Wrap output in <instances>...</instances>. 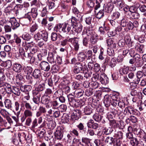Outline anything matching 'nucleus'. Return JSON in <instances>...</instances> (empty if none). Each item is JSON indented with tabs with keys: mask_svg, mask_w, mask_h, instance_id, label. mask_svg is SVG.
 I'll return each mask as SVG.
<instances>
[{
	"mask_svg": "<svg viewBox=\"0 0 146 146\" xmlns=\"http://www.w3.org/2000/svg\"><path fill=\"white\" fill-rule=\"evenodd\" d=\"M114 140V138L112 137H108L106 139L105 141L106 143L112 145H113Z\"/></svg>",
	"mask_w": 146,
	"mask_h": 146,
	"instance_id": "obj_43",
	"label": "nucleus"
},
{
	"mask_svg": "<svg viewBox=\"0 0 146 146\" xmlns=\"http://www.w3.org/2000/svg\"><path fill=\"white\" fill-rule=\"evenodd\" d=\"M52 94V90L50 88H47L45 91L44 95L45 96L50 97Z\"/></svg>",
	"mask_w": 146,
	"mask_h": 146,
	"instance_id": "obj_51",
	"label": "nucleus"
},
{
	"mask_svg": "<svg viewBox=\"0 0 146 146\" xmlns=\"http://www.w3.org/2000/svg\"><path fill=\"white\" fill-rule=\"evenodd\" d=\"M97 35L96 34L92 35L90 39V43L92 44H95L98 41Z\"/></svg>",
	"mask_w": 146,
	"mask_h": 146,
	"instance_id": "obj_27",
	"label": "nucleus"
},
{
	"mask_svg": "<svg viewBox=\"0 0 146 146\" xmlns=\"http://www.w3.org/2000/svg\"><path fill=\"white\" fill-rule=\"evenodd\" d=\"M61 119L63 123H67L69 121V117L67 114L65 113L62 117Z\"/></svg>",
	"mask_w": 146,
	"mask_h": 146,
	"instance_id": "obj_34",
	"label": "nucleus"
},
{
	"mask_svg": "<svg viewBox=\"0 0 146 146\" xmlns=\"http://www.w3.org/2000/svg\"><path fill=\"white\" fill-rule=\"evenodd\" d=\"M22 45L27 51L30 47L31 44L30 43H27L25 42H23Z\"/></svg>",
	"mask_w": 146,
	"mask_h": 146,
	"instance_id": "obj_55",
	"label": "nucleus"
},
{
	"mask_svg": "<svg viewBox=\"0 0 146 146\" xmlns=\"http://www.w3.org/2000/svg\"><path fill=\"white\" fill-rule=\"evenodd\" d=\"M14 94L17 96H19L21 94V91L18 87L13 86L12 92Z\"/></svg>",
	"mask_w": 146,
	"mask_h": 146,
	"instance_id": "obj_33",
	"label": "nucleus"
},
{
	"mask_svg": "<svg viewBox=\"0 0 146 146\" xmlns=\"http://www.w3.org/2000/svg\"><path fill=\"white\" fill-rule=\"evenodd\" d=\"M93 118L95 121L99 122L102 120V116L98 113H96L93 115Z\"/></svg>",
	"mask_w": 146,
	"mask_h": 146,
	"instance_id": "obj_41",
	"label": "nucleus"
},
{
	"mask_svg": "<svg viewBox=\"0 0 146 146\" xmlns=\"http://www.w3.org/2000/svg\"><path fill=\"white\" fill-rule=\"evenodd\" d=\"M23 39L27 41L29 40L31 38L30 35L28 33H25L23 34L22 36Z\"/></svg>",
	"mask_w": 146,
	"mask_h": 146,
	"instance_id": "obj_46",
	"label": "nucleus"
},
{
	"mask_svg": "<svg viewBox=\"0 0 146 146\" xmlns=\"http://www.w3.org/2000/svg\"><path fill=\"white\" fill-rule=\"evenodd\" d=\"M30 62L31 63L36 65H38L39 62L37 58L35 56H32L31 57L30 60Z\"/></svg>",
	"mask_w": 146,
	"mask_h": 146,
	"instance_id": "obj_39",
	"label": "nucleus"
},
{
	"mask_svg": "<svg viewBox=\"0 0 146 146\" xmlns=\"http://www.w3.org/2000/svg\"><path fill=\"white\" fill-rule=\"evenodd\" d=\"M33 75L35 78L32 82V83L35 85L39 83L40 81V78L41 76L40 70L38 69H35L33 72Z\"/></svg>",
	"mask_w": 146,
	"mask_h": 146,
	"instance_id": "obj_3",
	"label": "nucleus"
},
{
	"mask_svg": "<svg viewBox=\"0 0 146 146\" xmlns=\"http://www.w3.org/2000/svg\"><path fill=\"white\" fill-rule=\"evenodd\" d=\"M32 17L35 19L38 15L37 9H33L31 10V12L30 13Z\"/></svg>",
	"mask_w": 146,
	"mask_h": 146,
	"instance_id": "obj_48",
	"label": "nucleus"
},
{
	"mask_svg": "<svg viewBox=\"0 0 146 146\" xmlns=\"http://www.w3.org/2000/svg\"><path fill=\"white\" fill-rule=\"evenodd\" d=\"M78 106H76V107H80V108H81L86 104V101L83 100H78Z\"/></svg>",
	"mask_w": 146,
	"mask_h": 146,
	"instance_id": "obj_52",
	"label": "nucleus"
},
{
	"mask_svg": "<svg viewBox=\"0 0 146 146\" xmlns=\"http://www.w3.org/2000/svg\"><path fill=\"white\" fill-rule=\"evenodd\" d=\"M82 142L84 144L85 146H92L91 145L90 140L86 137H83L82 139Z\"/></svg>",
	"mask_w": 146,
	"mask_h": 146,
	"instance_id": "obj_26",
	"label": "nucleus"
},
{
	"mask_svg": "<svg viewBox=\"0 0 146 146\" xmlns=\"http://www.w3.org/2000/svg\"><path fill=\"white\" fill-rule=\"evenodd\" d=\"M81 114V111L79 110H74L72 111L71 119L74 121L78 119Z\"/></svg>",
	"mask_w": 146,
	"mask_h": 146,
	"instance_id": "obj_7",
	"label": "nucleus"
},
{
	"mask_svg": "<svg viewBox=\"0 0 146 146\" xmlns=\"http://www.w3.org/2000/svg\"><path fill=\"white\" fill-rule=\"evenodd\" d=\"M13 70L17 73L20 72L23 69L22 66L19 64L14 63L13 64Z\"/></svg>",
	"mask_w": 146,
	"mask_h": 146,
	"instance_id": "obj_19",
	"label": "nucleus"
},
{
	"mask_svg": "<svg viewBox=\"0 0 146 146\" xmlns=\"http://www.w3.org/2000/svg\"><path fill=\"white\" fill-rule=\"evenodd\" d=\"M38 26L36 23L32 25L30 28L29 29L31 34L33 35L34 32L37 29Z\"/></svg>",
	"mask_w": 146,
	"mask_h": 146,
	"instance_id": "obj_37",
	"label": "nucleus"
},
{
	"mask_svg": "<svg viewBox=\"0 0 146 146\" xmlns=\"http://www.w3.org/2000/svg\"><path fill=\"white\" fill-rule=\"evenodd\" d=\"M1 65L6 68L7 69L10 68L12 65V62L11 60H8L1 63Z\"/></svg>",
	"mask_w": 146,
	"mask_h": 146,
	"instance_id": "obj_23",
	"label": "nucleus"
},
{
	"mask_svg": "<svg viewBox=\"0 0 146 146\" xmlns=\"http://www.w3.org/2000/svg\"><path fill=\"white\" fill-rule=\"evenodd\" d=\"M127 111L132 115H137L138 111L136 110L131 106H129L126 108L124 111V113L126 114Z\"/></svg>",
	"mask_w": 146,
	"mask_h": 146,
	"instance_id": "obj_10",
	"label": "nucleus"
},
{
	"mask_svg": "<svg viewBox=\"0 0 146 146\" xmlns=\"http://www.w3.org/2000/svg\"><path fill=\"white\" fill-rule=\"evenodd\" d=\"M105 63H107L111 68L114 67L117 64L116 59L114 57L111 59L109 57H107L105 59Z\"/></svg>",
	"mask_w": 146,
	"mask_h": 146,
	"instance_id": "obj_5",
	"label": "nucleus"
},
{
	"mask_svg": "<svg viewBox=\"0 0 146 146\" xmlns=\"http://www.w3.org/2000/svg\"><path fill=\"white\" fill-rule=\"evenodd\" d=\"M24 114L27 118L31 117L33 116V113L30 110L25 109L24 111Z\"/></svg>",
	"mask_w": 146,
	"mask_h": 146,
	"instance_id": "obj_35",
	"label": "nucleus"
},
{
	"mask_svg": "<svg viewBox=\"0 0 146 146\" xmlns=\"http://www.w3.org/2000/svg\"><path fill=\"white\" fill-rule=\"evenodd\" d=\"M5 107L11 110L12 108V102L9 99H6L4 102Z\"/></svg>",
	"mask_w": 146,
	"mask_h": 146,
	"instance_id": "obj_28",
	"label": "nucleus"
},
{
	"mask_svg": "<svg viewBox=\"0 0 146 146\" xmlns=\"http://www.w3.org/2000/svg\"><path fill=\"white\" fill-rule=\"evenodd\" d=\"M19 53L22 57H24L25 54L27 53V51H25L22 48H20L19 49Z\"/></svg>",
	"mask_w": 146,
	"mask_h": 146,
	"instance_id": "obj_57",
	"label": "nucleus"
},
{
	"mask_svg": "<svg viewBox=\"0 0 146 146\" xmlns=\"http://www.w3.org/2000/svg\"><path fill=\"white\" fill-rule=\"evenodd\" d=\"M110 98L108 95H106L104 96V103L105 106L106 107H109L110 105L111 101Z\"/></svg>",
	"mask_w": 146,
	"mask_h": 146,
	"instance_id": "obj_21",
	"label": "nucleus"
},
{
	"mask_svg": "<svg viewBox=\"0 0 146 146\" xmlns=\"http://www.w3.org/2000/svg\"><path fill=\"white\" fill-rule=\"evenodd\" d=\"M110 98L112 100L119 102L120 100L118 93L114 94L110 96Z\"/></svg>",
	"mask_w": 146,
	"mask_h": 146,
	"instance_id": "obj_31",
	"label": "nucleus"
},
{
	"mask_svg": "<svg viewBox=\"0 0 146 146\" xmlns=\"http://www.w3.org/2000/svg\"><path fill=\"white\" fill-rule=\"evenodd\" d=\"M78 64V66H76L74 70V72L75 73H78L80 72H83V70H84L85 68L84 67L83 68L82 66V64L80 63L77 64Z\"/></svg>",
	"mask_w": 146,
	"mask_h": 146,
	"instance_id": "obj_22",
	"label": "nucleus"
},
{
	"mask_svg": "<svg viewBox=\"0 0 146 146\" xmlns=\"http://www.w3.org/2000/svg\"><path fill=\"white\" fill-rule=\"evenodd\" d=\"M67 106L64 104H61L60 105L59 107V110H60L62 112L65 111L67 109Z\"/></svg>",
	"mask_w": 146,
	"mask_h": 146,
	"instance_id": "obj_59",
	"label": "nucleus"
},
{
	"mask_svg": "<svg viewBox=\"0 0 146 146\" xmlns=\"http://www.w3.org/2000/svg\"><path fill=\"white\" fill-rule=\"evenodd\" d=\"M10 22L11 23L12 29H14L20 26V24L14 18H11Z\"/></svg>",
	"mask_w": 146,
	"mask_h": 146,
	"instance_id": "obj_16",
	"label": "nucleus"
},
{
	"mask_svg": "<svg viewBox=\"0 0 146 146\" xmlns=\"http://www.w3.org/2000/svg\"><path fill=\"white\" fill-rule=\"evenodd\" d=\"M84 111L86 115H89L92 112V109L89 107L86 106L84 108Z\"/></svg>",
	"mask_w": 146,
	"mask_h": 146,
	"instance_id": "obj_38",
	"label": "nucleus"
},
{
	"mask_svg": "<svg viewBox=\"0 0 146 146\" xmlns=\"http://www.w3.org/2000/svg\"><path fill=\"white\" fill-rule=\"evenodd\" d=\"M135 49L139 52L142 53L144 52V45L139 43H136L135 44Z\"/></svg>",
	"mask_w": 146,
	"mask_h": 146,
	"instance_id": "obj_17",
	"label": "nucleus"
},
{
	"mask_svg": "<svg viewBox=\"0 0 146 146\" xmlns=\"http://www.w3.org/2000/svg\"><path fill=\"white\" fill-rule=\"evenodd\" d=\"M113 49L110 47L107 49V54L109 56H114L115 53Z\"/></svg>",
	"mask_w": 146,
	"mask_h": 146,
	"instance_id": "obj_49",
	"label": "nucleus"
},
{
	"mask_svg": "<svg viewBox=\"0 0 146 146\" xmlns=\"http://www.w3.org/2000/svg\"><path fill=\"white\" fill-rule=\"evenodd\" d=\"M110 125L112 127L115 128L117 127H118V122L114 120H110Z\"/></svg>",
	"mask_w": 146,
	"mask_h": 146,
	"instance_id": "obj_61",
	"label": "nucleus"
},
{
	"mask_svg": "<svg viewBox=\"0 0 146 146\" xmlns=\"http://www.w3.org/2000/svg\"><path fill=\"white\" fill-rule=\"evenodd\" d=\"M41 38L45 41H47L48 40V33L47 32H45L41 34Z\"/></svg>",
	"mask_w": 146,
	"mask_h": 146,
	"instance_id": "obj_63",
	"label": "nucleus"
},
{
	"mask_svg": "<svg viewBox=\"0 0 146 146\" xmlns=\"http://www.w3.org/2000/svg\"><path fill=\"white\" fill-rule=\"evenodd\" d=\"M0 113L4 117H6L9 113L5 109H1L0 111Z\"/></svg>",
	"mask_w": 146,
	"mask_h": 146,
	"instance_id": "obj_50",
	"label": "nucleus"
},
{
	"mask_svg": "<svg viewBox=\"0 0 146 146\" xmlns=\"http://www.w3.org/2000/svg\"><path fill=\"white\" fill-rule=\"evenodd\" d=\"M78 42V40H76V39H75L73 42V44L74 48V50L76 51H77L79 48V44Z\"/></svg>",
	"mask_w": 146,
	"mask_h": 146,
	"instance_id": "obj_44",
	"label": "nucleus"
},
{
	"mask_svg": "<svg viewBox=\"0 0 146 146\" xmlns=\"http://www.w3.org/2000/svg\"><path fill=\"white\" fill-rule=\"evenodd\" d=\"M19 101H16L15 102L14 108L17 111H20L19 109L20 107Z\"/></svg>",
	"mask_w": 146,
	"mask_h": 146,
	"instance_id": "obj_60",
	"label": "nucleus"
},
{
	"mask_svg": "<svg viewBox=\"0 0 146 146\" xmlns=\"http://www.w3.org/2000/svg\"><path fill=\"white\" fill-rule=\"evenodd\" d=\"M49 9H55V5L54 2H48L47 4Z\"/></svg>",
	"mask_w": 146,
	"mask_h": 146,
	"instance_id": "obj_54",
	"label": "nucleus"
},
{
	"mask_svg": "<svg viewBox=\"0 0 146 146\" xmlns=\"http://www.w3.org/2000/svg\"><path fill=\"white\" fill-rule=\"evenodd\" d=\"M92 0H88L86 2L87 6L90 8H92L94 5V3Z\"/></svg>",
	"mask_w": 146,
	"mask_h": 146,
	"instance_id": "obj_58",
	"label": "nucleus"
},
{
	"mask_svg": "<svg viewBox=\"0 0 146 146\" xmlns=\"http://www.w3.org/2000/svg\"><path fill=\"white\" fill-rule=\"evenodd\" d=\"M54 135L55 139L59 140H61L63 136L62 131L59 129H57Z\"/></svg>",
	"mask_w": 146,
	"mask_h": 146,
	"instance_id": "obj_20",
	"label": "nucleus"
},
{
	"mask_svg": "<svg viewBox=\"0 0 146 146\" xmlns=\"http://www.w3.org/2000/svg\"><path fill=\"white\" fill-rule=\"evenodd\" d=\"M7 93L5 89L4 86L0 87V94L3 95V96L4 95Z\"/></svg>",
	"mask_w": 146,
	"mask_h": 146,
	"instance_id": "obj_64",
	"label": "nucleus"
},
{
	"mask_svg": "<svg viewBox=\"0 0 146 146\" xmlns=\"http://www.w3.org/2000/svg\"><path fill=\"white\" fill-rule=\"evenodd\" d=\"M92 52L91 50H89L88 51L86 55V58L87 60H90L92 57Z\"/></svg>",
	"mask_w": 146,
	"mask_h": 146,
	"instance_id": "obj_53",
	"label": "nucleus"
},
{
	"mask_svg": "<svg viewBox=\"0 0 146 146\" xmlns=\"http://www.w3.org/2000/svg\"><path fill=\"white\" fill-rule=\"evenodd\" d=\"M103 131L104 133L106 135L110 134L113 131V129L110 127H103Z\"/></svg>",
	"mask_w": 146,
	"mask_h": 146,
	"instance_id": "obj_42",
	"label": "nucleus"
},
{
	"mask_svg": "<svg viewBox=\"0 0 146 146\" xmlns=\"http://www.w3.org/2000/svg\"><path fill=\"white\" fill-rule=\"evenodd\" d=\"M68 102L70 106L72 107H76L78 105V100L76 99L74 96L72 94L68 96Z\"/></svg>",
	"mask_w": 146,
	"mask_h": 146,
	"instance_id": "obj_4",
	"label": "nucleus"
},
{
	"mask_svg": "<svg viewBox=\"0 0 146 146\" xmlns=\"http://www.w3.org/2000/svg\"><path fill=\"white\" fill-rule=\"evenodd\" d=\"M34 38L36 41L40 40L41 39V34L39 32L35 35Z\"/></svg>",
	"mask_w": 146,
	"mask_h": 146,
	"instance_id": "obj_62",
	"label": "nucleus"
},
{
	"mask_svg": "<svg viewBox=\"0 0 146 146\" xmlns=\"http://www.w3.org/2000/svg\"><path fill=\"white\" fill-rule=\"evenodd\" d=\"M41 69L45 71H48L50 69V66L47 62L43 61L41 62L40 64Z\"/></svg>",
	"mask_w": 146,
	"mask_h": 146,
	"instance_id": "obj_11",
	"label": "nucleus"
},
{
	"mask_svg": "<svg viewBox=\"0 0 146 146\" xmlns=\"http://www.w3.org/2000/svg\"><path fill=\"white\" fill-rule=\"evenodd\" d=\"M22 6L19 4L17 5L13 8V10L16 15H19Z\"/></svg>",
	"mask_w": 146,
	"mask_h": 146,
	"instance_id": "obj_24",
	"label": "nucleus"
},
{
	"mask_svg": "<svg viewBox=\"0 0 146 146\" xmlns=\"http://www.w3.org/2000/svg\"><path fill=\"white\" fill-rule=\"evenodd\" d=\"M82 30V26L80 24L79 25H76L72 29L71 34L75 35L76 33H78L81 32Z\"/></svg>",
	"mask_w": 146,
	"mask_h": 146,
	"instance_id": "obj_14",
	"label": "nucleus"
},
{
	"mask_svg": "<svg viewBox=\"0 0 146 146\" xmlns=\"http://www.w3.org/2000/svg\"><path fill=\"white\" fill-rule=\"evenodd\" d=\"M25 73H32L33 69L31 66H24L23 68Z\"/></svg>",
	"mask_w": 146,
	"mask_h": 146,
	"instance_id": "obj_40",
	"label": "nucleus"
},
{
	"mask_svg": "<svg viewBox=\"0 0 146 146\" xmlns=\"http://www.w3.org/2000/svg\"><path fill=\"white\" fill-rule=\"evenodd\" d=\"M40 94L39 92L37 91L34 92L33 99V102L36 104H39L40 100Z\"/></svg>",
	"mask_w": 146,
	"mask_h": 146,
	"instance_id": "obj_13",
	"label": "nucleus"
},
{
	"mask_svg": "<svg viewBox=\"0 0 146 146\" xmlns=\"http://www.w3.org/2000/svg\"><path fill=\"white\" fill-rule=\"evenodd\" d=\"M134 56L135 65L137 67H141L143 64V62L141 60L140 56L139 54L136 53Z\"/></svg>",
	"mask_w": 146,
	"mask_h": 146,
	"instance_id": "obj_9",
	"label": "nucleus"
},
{
	"mask_svg": "<svg viewBox=\"0 0 146 146\" xmlns=\"http://www.w3.org/2000/svg\"><path fill=\"white\" fill-rule=\"evenodd\" d=\"M57 57V52L56 50L53 49L49 52L48 56L47 58V60L51 63H54Z\"/></svg>",
	"mask_w": 146,
	"mask_h": 146,
	"instance_id": "obj_2",
	"label": "nucleus"
},
{
	"mask_svg": "<svg viewBox=\"0 0 146 146\" xmlns=\"http://www.w3.org/2000/svg\"><path fill=\"white\" fill-rule=\"evenodd\" d=\"M97 10L94 11V13L96 14V17L98 19H100L104 16V12L103 10H100L98 12H97Z\"/></svg>",
	"mask_w": 146,
	"mask_h": 146,
	"instance_id": "obj_32",
	"label": "nucleus"
},
{
	"mask_svg": "<svg viewBox=\"0 0 146 146\" xmlns=\"http://www.w3.org/2000/svg\"><path fill=\"white\" fill-rule=\"evenodd\" d=\"M106 42L109 47L114 49L116 48V44L114 41V39L113 38H110L106 40Z\"/></svg>",
	"mask_w": 146,
	"mask_h": 146,
	"instance_id": "obj_15",
	"label": "nucleus"
},
{
	"mask_svg": "<svg viewBox=\"0 0 146 146\" xmlns=\"http://www.w3.org/2000/svg\"><path fill=\"white\" fill-rule=\"evenodd\" d=\"M114 7L113 3L111 2L108 3L105 7V11L108 13H110L112 11Z\"/></svg>",
	"mask_w": 146,
	"mask_h": 146,
	"instance_id": "obj_18",
	"label": "nucleus"
},
{
	"mask_svg": "<svg viewBox=\"0 0 146 146\" xmlns=\"http://www.w3.org/2000/svg\"><path fill=\"white\" fill-rule=\"evenodd\" d=\"M48 126L49 128L50 129H53L55 127L56 123L53 121H50L48 122Z\"/></svg>",
	"mask_w": 146,
	"mask_h": 146,
	"instance_id": "obj_47",
	"label": "nucleus"
},
{
	"mask_svg": "<svg viewBox=\"0 0 146 146\" xmlns=\"http://www.w3.org/2000/svg\"><path fill=\"white\" fill-rule=\"evenodd\" d=\"M50 103H51V104H50L51 107L52 106L53 109H56L59 108L60 104L58 101L56 100H54L51 102Z\"/></svg>",
	"mask_w": 146,
	"mask_h": 146,
	"instance_id": "obj_30",
	"label": "nucleus"
},
{
	"mask_svg": "<svg viewBox=\"0 0 146 146\" xmlns=\"http://www.w3.org/2000/svg\"><path fill=\"white\" fill-rule=\"evenodd\" d=\"M86 55L83 51L80 52L78 54V59L79 61L82 62L86 59Z\"/></svg>",
	"mask_w": 146,
	"mask_h": 146,
	"instance_id": "obj_25",
	"label": "nucleus"
},
{
	"mask_svg": "<svg viewBox=\"0 0 146 146\" xmlns=\"http://www.w3.org/2000/svg\"><path fill=\"white\" fill-rule=\"evenodd\" d=\"M129 70L128 66H124L120 70L119 72L121 75L125 74L128 73Z\"/></svg>",
	"mask_w": 146,
	"mask_h": 146,
	"instance_id": "obj_29",
	"label": "nucleus"
},
{
	"mask_svg": "<svg viewBox=\"0 0 146 146\" xmlns=\"http://www.w3.org/2000/svg\"><path fill=\"white\" fill-rule=\"evenodd\" d=\"M50 98L49 96H43L41 98V102L42 104H46V106L47 108H49L51 107V105L50 104Z\"/></svg>",
	"mask_w": 146,
	"mask_h": 146,
	"instance_id": "obj_8",
	"label": "nucleus"
},
{
	"mask_svg": "<svg viewBox=\"0 0 146 146\" xmlns=\"http://www.w3.org/2000/svg\"><path fill=\"white\" fill-rule=\"evenodd\" d=\"M4 86L8 94H11L12 91V88L10 84L8 83L4 82L3 81H0V87Z\"/></svg>",
	"mask_w": 146,
	"mask_h": 146,
	"instance_id": "obj_6",
	"label": "nucleus"
},
{
	"mask_svg": "<svg viewBox=\"0 0 146 146\" xmlns=\"http://www.w3.org/2000/svg\"><path fill=\"white\" fill-rule=\"evenodd\" d=\"M99 80L102 84L104 85L106 84L109 82V79L104 74L100 75Z\"/></svg>",
	"mask_w": 146,
	"mask_h": 146,
	"instance_id": "obj_12",
	"label": "nucleus"
},
{
	"mask_svg": "<svg viewBox=\"0 0 146 146\" xmlns=\"http://www.w3.org/2000/svg\"><path fill=\"white\" fill-rule=\"evenodd\" d=\"M130 140V143L133 146H137L138 141L136 138H133Z\"/></svg>",
	"mask_w": 146,
	"mask_h": 146,
	"instance_id": "obj_56",
	"label": "nucleus"
},
{
	"mask_svg": "<svg viewBox=\"0 0 146 146\" xmlns=\"http://www.w3.org/2000/svg\"><path fill=\"white\" fill-rule=\"evenodd\" d=\"M121 143L122 142L120 139L115 138L113 145V146H120Z\"/></svg>",
	"mask_w": 146,
	"mask_h": 146,
	"instance_id": "obj_45",
	"label": "nucleus"
},
{
	"mask_svg": "<svg viewBox=\"0 0 146 146\" xmlns=\"http://www.w3.org/2000/svg\"><path fill=\"white\" fill-rule=\"evenodd\" d=\"M61 36L60 35H58V34L54 32L52 33L51 35V40L54 41L57 40L58 38Z\"/></svg>",
	"mask_w": 146,
	"mask_h": 146,
	"instance_id": "obj_36",
	"label": "nucleus"
},
{
	"mask_svg": "<svg viewBox=\"0 0 146 146\" xmlns=\"http://www.w3.org/2000/svg\"><path fill=\"white\" fill-rule=\"evenodd\" d=\"M72 27L68 23L59 24L56 25L54 28V30L57 32L61 33H65L66 34H71Z\"/></svg>",
	"mask_w": 146,
	"mask_h": 146,
	"instance_id": "obj_1",
	"label": "nucleus"
}]
</instances>
